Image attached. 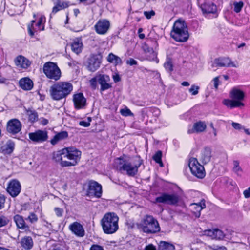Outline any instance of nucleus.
Here are the masks:
<instances>
[{
  "label": "nucleus",
  "mask_w": 250,
  "mask_h": 250,
  "mask_svg": "<svg viewBox=\"0 0 250 250\" xmlns=\"http://www.w3.org/2000/svg\"><path fill=\"white\" fill-rule=\"evenodd\" d=\"M211 149L209 147H205L201 152L200 160L203 164L208 163L211 159Z\"/></svg>",
  "instance_id": "23"
},
{
  "label": "nucleus",
  "mask_w": 250,
  "mask_h": 250,
  "mask_svg": "<svg viewBox=\"0 0 250 250\" xmlns=\"http://www.w3.org/2000/svg\"><path fill=\"white\" fill-rule=\"evenodd\" d=\"M43 71L48 78L55 81L60 78L61 70L57 64L52 62H46L43 65Z\"/></svg>",
  "instance_id": "8"
},
{
  "label": "nucleus",
  "mask_w": 250,
  "mask_h": 250,
  "mask_svg": "<svg viewBox=\"0 0 250 250\" xmlns=\"http://www.w3.org/2000/svg\"><path fill=\"white\" fill-rule=\"evenodd\" d=\"M98 83L100 85V90L105 91L112 87L111 80L108 75L99 74L97 75Z\"/></svg>",
  "instance_id": "15"
},
{
  "label": "nucleus",
  "mask_w": 250,
  "mask_h": 250,
  "mask_svg": "<svg viewBox=\"0 0 250 250\" xmlns=\"http://www.w3.org/2000/svg\"><path fill=\"white\" fill-rule=\"evenodd\" d=\"M116 57H117V56L111 53L107 56V60L108 62L113 63L116 59Z\"/></svg>",
  "instance_id": "46"
},
{
  "label": "nucleus",
  "mask_w": 250,
  "mask_h": 250,
  "mask_svg": "<svg viewBox=\"0 0 250 250\" xmlns=\"http://www.w3.org/2000/svg\"><path fill=\"white\" fill-rule=\"evenodd\" d=\"M73 90V85L69 82H58L52 85L50 89L51 97L56 100L65 98Z\"/></svg>",
  "instance_id": "2"
},
{
  "label": "nucleus",
  "mask_w": 250,
  "mask_h": 250,
  "mask_svg": "<svg viewBox=\"0 0 250 250\" xmlns=\"http://www.w3.org/2000/svg\"><path fill=\"white\" fill-rule=\"evenodd\" d=\"M230 97L232 100L225 99L223 104L228 107L230 108H242L244 107L243 100L244 98V93L240 89L234 88L230 93Z\"/></svg>",
  "instance_id": "7"
},
{
  "label": "nucleus",
  "mask_w": 250,
  "mask_h": 250,
  "mask_svg": "<svg viewBox=\"0 0 250 250\" xmlns=\"http://www.w3.org/2000/svg\"><path fill=\"white\" fill-rule=\"evenodd\" d=\"M126 63L130 65H136L137 62L133 59L130 58L129 60H127Z\"/></svg>",
  "instance_id": "57"
},
{
  "label": "nucleus",
  "mask_w": 250,
  "mask_h": 250,
  "mask_svg": "<svg viewBox=\"0 0 250 250\" xmlns=\"http://www.w3.org/2000/svg\"><path fill=\"white\" fill-rule=\"evenodd\" d=\"M191 206L195 210L194 213L196 216L198 217L200 216V211L206 208L205 202L204 200H201L199 203L192 204Z\"/></svg>",
  "instance_id": "30"
},
{
  "label": "nucleus",
  "mask_w": 250,
  "mask_h": 250,
  "mask_svg": "<svg viewBox=\"0 0 250 250\" xmlns=\"http://www.w3.org/2000/svg\"><path fill=\"white\" fill-rule=\"evenodd\" d=\"M204 13H214L217 10L216 6L213 3L207 2L205 0H197Z\"/></svg>",
  "instance_id": "18"
},
{
  "label": "nucleus",
  "mask_w": 250,
  "mask_h": 250,
  "mask_svg": "<svg viewBox=\"0 0 250 250\" xmlns=\"http://www.w3.org/2000/svg\"><path fill=\"white\" fill-rule=\"evenodd\" d=\"M29 137L33 142H42L47 140V133L45 131L39 130L35 132L30 133Z\"/></svg>",
  "instance_id": "19"
},
{
  "label": "nucleus",
  "mask_w": 250,
  "mask_h": 250,
  "mask_svg": "<svg viewBox=\"0 0 250 250\" xmlns=\"http://www.w3.org/2000/svg\"><path fill=\"white\" fill-rule=\"evenodd\" d=\"M145 250H156V248L153 245L151 244L146 246Z\"/></svg>",
  "instance_id": "58"
},
{
  "label": "nucleus",
  "mask_w": 250,
  "mask_h": 250,
  "mask_svg": "<svg viewBox=\"0 0 250 250\" xmlns=\"http://www.w3.org/2000/svg\"><path fill=\"white\" fill-rule=\"evenodd\" d=\"M90 250H104L103 248L98 245H93Z\"/></svg>",
  "instance_id": "56"
},
{
  "label": "nucleus",
  "mask_w": 250,
  "mask_h": 250,
  "mask_svg": "<svg viewBox=\"0 0 250 250\" xmlns=\"http://www.w3.org/2000/svg\"><path fill=\"white\" fill-rule=\"evenodd\" d=\"M140 226L142 231L147 234L156 233L160 231L158 222L151 215L145 216L141 220Z\"/></svg>",
  "instance_id": "6"
},
{
  "label": "nucleus",
  "mask_w": 250,
  "mask_h": 250,
  "mask_svg": "<svg viewBox=\"0 0 250 250\" xmlns=\"http://www.w3.org/2000/svg\"><path fill=\"white\" fill-rule=\"evenodd\" d=\"M55 4V6L53 7L52 11V13L53 14H55L59 11L64 9L68 6V3L66 2L57 3Z\"/></svg>",
  "instance_id": "35"
},
{
  "label": "nucleus",
  "mask_w": 250,
  "mask_h": 250,
  "mask_svg": "<svg viewBox=\"0 0 250 250\" xmlns=\"http://www.w3.org/2000/svg\"><path fill=\"white\" fill-rule=\"evenodd\" d=\"M162 155V152L161 151H158L153 156V159L157 163L159 164L161 167H163L164 165L161 160Z\"/></svg>",
  "instance_id": "38"
},
{
  "label": "nucleus",
  "mask_w": 250,
  "mask_h": 250,
  "mask_svg": "<svg viewBox=\"0 0 250 250\" xmlns=\"http://www.w3.org/2000/svg\"><path fill=\"white\" fill-rule=\"evenodd\" d=\"M21 188L20 182L17 179H12L8 182L6 191L12 197H15L20 194Z\"/></svg>",
  "instance_id": "12"
},
{
  "label": "nucleus",
  "mask_w": 250,
  "mask_h": 250,
  "mask_svg": "<svg viewBox=\"0 0 250 250\" xmlns=\"http://www.w3.org/2000/svg\"><path fill=\"white\" fill-rule=\"evenodd\" d=\"M5 202V196L2 194H0V209L4 208Z\"/></svg>",
  "instance_id": "50"
},
{
  "label": "nucleus",
  "mask_w": 250,
  "mask_h": 250,
  "mask_svg": "<svg viewBox=\"0 0 250 250\" xmlns=\"http://www.w3.org/2000/svg\"><path fill=\"white\" fill-rule=\"evenodd\" d=\"M55 212L58 217H62L63 215V210L60 208H54Z\"/></svg>",
  "instance_id": "49"
},
{
  "label": "nucleus",
  "mask_w": 250,
  "mask_h": 250,
  "mask_svg": "<svg viewBox=\"0 0 250 250\" xmlns=\"http://www.w3.org/2000/svg\"><path fill=\"white\" fill-rule=\"evenodd\" d=\"M69 229L77 236L83 237L84 235V230L83 226L77 222H75L70 224Z\"/></svg>",
  "instance_id": "22"
},
{
  "label": "nucleus",
  "mask_w": 250,
  "mask_h": 250,
  "mask_svg": "<svg viewBox=\"0 0 250 250\" xmlns=\"http://www.w3.org/2000/svg\"><path fill=\"white\" fill-rule=\"evenodd\" d=\"M113 79L115 82H118L120 81V78L118 75H115L113 76Z\"/></svg>",
  "instance_id": "61"
},
{
  "label": "nucleus",
  "mask_w": 250,
  "mask_h": 250,
  "mask_svg": "<svg viewBox=\"0 0 250 250\" xmlns=\"http://www.w3.org/2000/svg\"><path fill=\"white\" fill-rule=\"evenodd\" d=\"M14 220L19 229L24 230L26 231L29 230V227L26 224L24 220L21 216L18 214L15 215Z\"/></svg>",
  "instance_id": "26"
},
{
  "label": "nucleus",
  "mask_w": 250,
  "mask_h": 250,
  "mask_svg": "<svg viewBox=\"0 0 250 250\" xmlns=\"http://www.w3.org/2000/svg\"><path fill=\"white\" fill-rule=\"evenodd\" d=\"M90 121L86 122L84 121H82L79 122V125L81 126H83L84 127H88L90 125Z\"/></svg>",
  "instance_id": "55"
},
{
  "label": "nucleus",
  "mask_w": 250,
  "mask_h": 250,
  "mask_svg": "<svg viewBox=\"0 0 250 250\" xmlns=\"http://www.w3.org/2000/svg\"><path fill=\"white\" fill-rule=\"evenodd\" d=\"M14 143L11 141H8L2 147V152L4 154H11L14 148Z\"/></svg>",
  "instance_id": "32"
},
{
  "label": "nucleus",
  "mask_w": 250,
  "mask_h": 250,
  "mask_svg": "<svg viewBox=\"0 0 250 250\" xmlns=\"http://www.w3.org/2000/svg\"><path fill=\"white\" fill-rule=\"evenodd\" d=\"M142 163L143 161L139 159L138 163L133 164L126 159L119 158L115 159L114 167L122 173L125 172L129 176H134L138 172V168Z\"/></svg>",
  "instance_id": "3"
},
{
  "label": "nucleus",
  "mask_w": 250,
  "mask_h": 250,
  "mask_svg": "<svg viewBox=\"0 0 250 250\" xmlns=\"http://www.w3.org/2000/svg\"><path fill=\"white\" fill-rule=\"evenodd\" d=\"M42 124L43 125H46L48 123V121L47 119H43L41 121Z\"/></svg>",
  "instance_id": "62"
},
{
  "label": "nucleus",
  "mask_w": 250,
  "mask_h": 250,
  "mask_svg": "<svg viewBox=\"0 0 250 250\" xmlns=\"http://www.w3.org/2000/svg\"><path fill=\"white\" fill-rule=\"evenodd\" d=\"M14 62L17 66L24 69L27 68L31 64V62L21 55L18 56Z\"/></svg>",
  "instance_id": "25"
},
{
  "label": "nucleus",
  "mask_w": 250,
  "mask_h": 250,
  "mask_svg": "<svg viewBox=\"0 0 250 250\" xmlns=\"http://www.w3.org/2000/svg\"><path fill=\"white\" fill-rule=\"evenodd\" d=\"M164 67L167 71L171 72L173 70V65L170 61L166 62L164 64Z\"/></svg>",
  "instance_id": "47"
},
{
  "label": "nucleus",
  "mask_w": 250,
  "mask_h": 250,
  "mask_svg": "<svg viewBox=\"0 0 250 250\" xmlns=\"http://www.w3.org/2000/svg\"><path fill=\"white\" fill-rule=\"evenodd\" d=\"M171 37L179 42H186L189 37L188 27L184 20L178 19L173 26Z\"/></svg>",
  "instance_id": "4"
},
{
  "label": "nucleus",
  "mask_w": 250,
  "mask_h": 250,
  "mask_svg": "<svg viewBox=\"0 0 250 250\" xmlns=\"http://www.w3.org/2000/svg\"><path fill=\"white\" fill-rule=\"evenodd\" d=\"M19 84L22 89L26 90L31 89L33 86V82L28 78H24L21 79Z\"/></svg>",
  "instance_id": "28"
},
{
  "label": "nucleus",
  "mask_w": 250,
  "mask_h": 250,
  "mask_svg": "<svg viewBox=\"0 0 250 250\" xmlns=\"http://www.w3.org/2000/svg\"><path fill=\"white\" fill-rule=\"evenodd\" d=\"M158 250H174V246L169 243L161 241L159 245Z\"/></svg>",
  "instance_id": "34"
},
{
  "label": "nucleus",
  "mask_w": 250,
  "mask_h": 250,
  "mask_svg": "<svg viewBox=\"0 0 250 250\" xmlns=\"http://www.w3.org/2000/svg\"><path fill=\"white\" fill-rule=\"evenodd\" d=\"M20 244L22 248L26 250H31L33 247V241L30 236H24L21 239Z\"/></svg>",
  "instance_id": "27"
},
{
  "label": "nucleus",
  "mask_w": 250,
  "mask_h": 250,
  "mask_svg": "<svg viewBox=\"0 0 250 250\" xmlns=\"http://www.w3.org/2000/svg\"><path fill=\"white\" fill-rule=\"evenodd\" d=\"M102 57L100 54H91L87 61V69L91 72H95L100 66Z\"/></svg>",
  "instance_id": "11"
},
{
  "label": "nucleus",
  "mask_w": 250,
  "mask_h": 250,
  "mask_svg": "<svg viewBox=\"0 0 250 250\" xmlns=\"http://www.w3.org/2000/svg\"><path fill=\"white\" fill-rule=\"evenodd\" d=\"M73 101L76 108L80 109L85 107L86 100L82 93L73 95Z\"/></svg>",
  "instance_id": "20"
},
{
  "label": "nucleus",
  "mask_w": 250,
  "mask_h": 250,
  "mask_svg": "<svg viewBox=\"0 0 250 250\" xmlns=\"http://www.w3.org/2000/svg\"><path fill=\"white\" fill-rule=\"evenodd\" d=\"M199 89V86L192 85L191 88L189 89V91L191 93L192 95H196L198 93Z\"/></svg>",
  "instance_id": "44"
},
{
  "label": "nucleus",
  "mask_w": 250,
  "mask_h": 250,
  "mask_svg": "<svg viewBox=\"0 0 250 250\" xmlns=\"http://www.w3.org/2000/svg\"><path fill=\"white\" fill-rule=\"evenodd\" d=\"M68 137V133L65 131H61L56 134L50 141L52 145H55L59 141L65 139Z\"/></svg>",
  "instance_id": "29"
},
{
  "label": "nucleus",
  "mask_w": 250,
  "mask_h": 250,
  "mask_svg": "<svg viewBox=\"0 0 250 250\" xmlns=\"http://www.w3.org/2000/svg\"><path fill=\"white\" fill-rule=\"evenodd\" d=\"M143 50L146 53H150L151 55V57L148 58L149 60H154V59L156 58V53L153 51L152 48L149 47L146 44H145L143 46Z\"/></svg>",
  "instance_id": "37"
},
{
  "label": "nucleus",
  "mask_w": 250,
  "mask_h": 250,
  "mask_svg": "<svg viewBox=\"0 0 250 250\" xmlns=\"http://www.w3.org/2000/svg\"><path fill=\"white\" fill-rule=\"evenodd\" d=\"M207 127L206 123L204 122L199 121L195 123L191 128L188 130L189 134L193 133H199L204 132Z\"/></svg>",
  "instance_id": "21"
},
{
  "label": "nucleus",
  "mask_w": 250,
  "mask_h": 250,
  "mask_svg": "<svg viewBox=\"0 0 250 250\" xmlns=\"http://www.w3.org/2000/svg\"><path fill=\"white\" fill-rule=\"evenodd\" d=\"M208 247L209 249L212 250H227V248L224 246H208Z\"/></svg>",
  "instance_id": "48"
},
{
  "label": "nucleus",
  "mask_w": 250,
  "mask_h": 250,
  "mask_svg": "<svg viewBox=\"0 0 250 250\" xmlns=\"http://www.w3.org/2000/svg\"><path fill=\"white\" fill-rule=\"evenodd\" d=\"M110 26V23L108 20L100 19L94 25V29L97 34L104 35L108 31Z\"/></svg>",
  "instance_id": "13"
},
{
  "label": "nucleus",
  "mask_w": 250,
  "mask_h": 250,
  "mask_svg": "<svg viewBox=\"0 0 250 250\" xmlns=\"http://www.w3.org/2000/svg\"><path fill=\"white\" fill-rule=\"evenodd\" d=\"M212 82L213 83L214 86L216 89H218V87L219 84V77H215L213 80Z\"/></svg>",
  "instance_id": "53"
},
{
  "label": "nucleus",
  "mask_w": 250,
  "mask_h": 250,
  "mask_svg": "<svg viewBox=\"0 0 250 250\" xmlns=\"http://www.w3.org/2000/svg\"><path fill=\"white\" fill-rule=\"evenodd\" d=\"M243 194L245 197L246 198H249L250 197V191L248 189L244 190Z\"/></svg>",
  "instance_id": "60"
},
{
  "label": "nucleus",
  "mask_w": 250,
  "mask_h": 250,
  "mask_svg": "<svg viewBox=\"0 0 250 250\" xmlns=\"http://www.w3.org/2000/svg\"><path fill=\"white\" fill-rule=\"evenodd\" d=\"M35 22V20H32L31 21V24H29L28 25V32L29 34L31 37H33L34 35V32L36 31V30L34 29V28L33 27V24Z\"/></svg>",
  "instance_id": "43"
},
{
  "label": "nucleus",
  "mask_w": 250,
  "mask_h": 250,
  "mask_svg": "<svg viewBox=\"0 0 250 250\" xmlns=\"http://www.w3.org/2000/svg\"><path fill=\"white\" fill-rule=\"evenodd\" d=\"M102 193V186L95 181H90L89 183V188L87 190V194L89 196H94L99 198Z\"/></svg>",
  "instance_id": "14"
},
{
  "label": "nucleus",
  "mask_w": 250,
  "mask_h": 250,
  "mask_svg": "<svg viewBox=\"0 0 250 250\" xmlns=\"http://www.w3.org/2000/svg\"><path fill=\"white\" fill-rule=\"evenodd\" d=\"M113 63H114L116 65H118V64H121L122 63V61L120 57H119L118 56H117V57H116V59H115V61Z\"/></svg>",
  "instance_id": "59"
},
{
  "label": "nucleus",
  "mask_w": 250,
  "mask_h": 250,
  "mask_svg": "<svg viewBox=\"0 0 250 250\" xmlns=\"http://www.w3.org/2000/svg\"><path fill=\"white\" fill-rule=\"evenodd\" d=\"M232 126L236 129L240 130L243 128V127L239 123L233 122Z\"/></svg>",
  "instance_id": "54"
},
{
  "label": "nucleus",
  "mask_w": 250,
  "mask_h": 250,
  "mask_svg": "<svg viewBox=\"0 0 250 250\" xmlns=\"http://www.w3.org/2000/svg\"><path fill=\"white\" fill-rule=\"evenodd\" d=\"M6 79L4 78H0V83H4L6 82Z\"/></svg>",
  "instance_id": "63"
},
{
  "label": "nucleus",
  "mask_w": 250,
  "mask_h": 250,
  "mask_svg": "<svg viewBox=\"0 0 250 250\" xmlns=\"http://www.w3.org/2000/svg\"><path fill=\"white\" fill-rule=\"evenodd\" d=\"M182 85L184 86H188L189 85V83L188 82H183L182 83Z\"/></svg>",
  "instance_id": "64"
},
{
  "label": "nucleus",
  "mask_w": 250,
  "mask_h": 250,
  "mask_svg": "<svg viewBox=\"0 0 250 250\" xmlns=\"http://www.w3.org/2000/svg\"><path fill=\"white\" fill-rule=\"evenodd\" d=\"M211 66L212 67H237L228 58H219L215 59L212 62Z\"/></svg>",
  "instance_id": "17"
},
{
  "label": "nucleus",
  "mask_w": 250,
  "mask_h": 250,
  "mask_svg": "<svg viewBox=\"0 0 250 250\" xmlns=\"http://www.w3.org/2000/svg\"><path fill=\"white\" fill-rule=\"evenodd\" d=\"M118 221L119 218L115 213H106L101 221L104 232L107 234L116 232L119 228Z\"/></svg>",
  "instance_id": "5"
},
{
  "label": "nucleus",
  "mask_w": 250,
  "mask_h": 250,
  "mask_svg": "<svg viewBox=\"0 0 250 250\" xmlns=\"http://www.w3.org/2000/svg\"><path fill=\"white\" fill-rule=\"evenodd\" d=\"M26 220H28L31 223L33 224L38 221V218L36 214L33 212H31L28 217L26 218Z\"/></svg>",
  "instance_id": "39"
},
{
  "label": "nucleus",
  "mask_w": 250,
  "mask_h": 250,
  "mask_svg": "<svg viewBox=\"0 0 250 250\" xmlns=\"http://www.w3.org/2000/svg\"><path fill=\"white\" fill-rule=\"evenodd\" d=\"M45 17L42 16L40 18L39 20L36 24L39 30L42 31L44 30V26L42 25V24L43 22L45 21Z\"/></svg>",
  "instance_id": "41"
},
{
  "label": "nucleus",
  "mask_w": 250,
  "mask_h": 250,
  "mask_svg": "<svg viewBox=\"0 0 250 250\" xmlns=\"http://www.w3.org/2000/svg\"><path fill=\"white\" fill-rule=\"evenodd\" d=\"M21 129V122L17 119H13L7 122V131L10 134H15L19 132Z\"/></svg>",
  "instance_id": "16"
},
{
  "label": "nucleus",
  "mask_w": 250,
  "mask_h": 250,
  "mask_svg": "<svg viewBox=\"0 0 250 250\" xmlns=\"http://www.w3.org/2000/svg\"><path fill=\"white\" fill-rule=\"evenodd\" d=\"M233 5L234 6V11L236 13H239L241 11L243 7L244 3L242 1H240L239 2H234L233 3Z\"/></svg>",
  "instance_id": "40"
},
{
  "label": "nucleus",
  "mask_w": 250,
  "mask_h": 250,
  "mask_svg": "<svg viewBox=\"0 0 250 250\" xmlns=\"http://www.w3.org/2000/svg\"><path fill=\"white\" fill-rule=\"evenodd\" d=\"M204 233L205 235L211 237L212 239L220 240L225 237L224 232L217 229L213 230H207L204 231Z\"/></svg>",
  "instance_id": "24"
},
{
  "label": "nucleus",
  "mask_w": 250,
  "mask_h": 250,
  "mask_svg": "<svg viewBox=\"0 0 250 250\" xmlns=\"http://www.w3.org/2000/svg\"><path fill=\"white\" fill-rule=\"evenodd\" d=\"M155 15V12L153 10L150 11H145L144 12V15L148 19H150L152 16Z\"/></svg>",
  "instance_id": "52"
},
{
  "label": "nucleus",
  "mask_w": 250,
  "mask_h": 250,
  "mask_svg": "<svg viewBox=\"0 0 250 250\" xmlns=\"http://www.w3.org/2000/svg\"><path fill=\"white\" fill-rule=\"evenodd\" d=\"M188 166L191 173L198 178L202 179L205 176L204 167L195 158H191L188 162Z\"/></svg>",
  "instance_id": "9"
},
{
  "label": "nucleus",
  "mask_w": 250,
  "mask_h": 250,
  "mask_svg": "<svg viewBox=\"0 0 250 250\" xmlns=\"http://www.w3.org/2000/svg\"><path fill=\"white\" fill-rule=\"evenodd\" d=\"M83 43L81 40H75L71 44L72 50L76 54H79L82 51Z\"/></svg>",
  "instance_id": "31"
},
{
  "label": "nucleus",
  "mask_w": 250,
  "mask_h": 250,
  "mask_svg": "<svg viewBox=\"0 0 250 250\" xmlns=\"http://www.w3.org/2000/svg\"><path fill=\"white\" fill-rule=\"evenodd\" d=\"M97 83H98L97 75L90 80V85L94 89L96 88Z\"/></svg>",
  "instance_id": "45"
},
{
  "label": "nucleus",
  "mask_w": 250,
  "mask_h": 250,
  "mask_svg": "<svg viewBox=\"0 0 250 250\" xmlns=\"http://www.w3.org/2000/svg\"><path fill=\"white\" fill-rule=\"evenodd\" d=\"M120 113L122 115L125 117L133 115L131 110H120Z\"/></svg>",
  "instance_id": "51"
},
{
  "label": "nucleus",
  "mask_w": 250,
  "mask_h": 250,
  "mask_svg": "<svg viewBox=\"0 0 250 250\" xmlns=\"http://www.w3.org/2000/svg\"><path fill=\"white\" fill-rule=\"evenodd\" d=\"M9 222L8 218L5 216H0V228L7 225Z\"/></svg>",
  "instance_id": "42"
},
{
  "label": "nucleus",
  "mask_w": 250,
  "mask_h": 250,
  "mask_svg": "<svg viewBox=\"0 0 250 250\" xmlns=\"http://www.w3.org/2000/svg\"><path fill=\"white\" fill-rule=\"evenodd\" d=\"M179 196L176 194L163 193L156 198L157 203L176 205L179 202Z\"/></svg>",
  "instance_id": "10"
},
{
  "label": "nucleus",
  "mask_w": 250,
  "mask_h": 250,
  "mask_svg": "<svg viewBox=\"0 0 250 250\" xmlns=\"http://www.w3.org/2000/svg\"><path fill=\"white\" fill-rule=\"evenodd\" d=\"M81 154V151L75 147H65L54 152L52 159L62 167H73L78 164Z\"/></svg>",
  "instance_id": "1"
},
{
  "label": "nucleus",
  "mask_w": 250,
  "mask_h": 250,
  "mask_svg": "<svg viewBox=\"0 0 250 250\" xmlns=\"http://www.w3.org/2000/svg\"><path fill=\"white\" fill-rule=\"evenodd\" d=\"M233 171L238 176H241L243 173V170L239 166V162L237 160L233 162Z\"/></svg>",
  "instance_id": "36"
},
{
  "label": "nucleus",
  "mask_w": 250,
  "mask_h": 250,
  "mask_svg": "<svg viewBox=\"0 0 250 250\" xmlns=\"http://www.w3.org/2000/svg\"><path fill=\"white\" fill-rule=\"evenodd\" d=\"M25 114L28 116V120L32 122H35L38 120V114L35 110H25Z\"/></svg>",
  "instance_id": "33"
}]
</instances>
